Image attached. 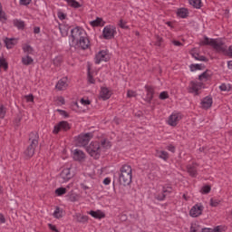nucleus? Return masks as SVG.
I'll return each mask as SVG.
<instances>
[{"mask_svg": "<svg viewBox=\"0 0 232 232\" xmlns=\"http://www.w3.org/2000/svg\"><path fill=\"white\" fill-rule=\"evenodd\" d=\"M71 39L74 48L80 50H88V48H90L88 34L81 26H76L71 30Z\"/></svg>", "mask_w": 232, "mask_h": 232, "instance_id": "f257e3e1", "label": "nucleus"}, {"mask_svg": "<svg viewBox=\"0 0 232 232\" xmlns=\"http://www.w3.org/2000/svg\"><path fill=\"white\" fill-rule=\"evenodd\" d=\"M200 46H212L216 52H220L221 53H227L228 57H232V45L228 47L223 44L222 41L215 40L213 38L209 39L208 36L204 37V40L199 43Z\"/></svg>", "mask_w": 232, "mask_h": 232, "instance_id": "f03ea898", "label": "nucleus"}, {"mask_svg": "<svg viewBox=\"0 0 232 232\" xmlns=\"http://www.w3.org/2000/svg\"><path fill=\"white\" fill-rule=\"evenodd\" d=\"M39 146V133L32 131L29 134V146L24 151L25 159H32L35 155V148Z\"/></svg>", "mask_w": 232, "mask_h": 232, "instance_id": "7ed1b4c3", "label": "nucleus"}, {"mask_svg": "<svg viewBox=\"0 0 232 232\" xmlns=\"http://www.w3.org/2000/svg\"><path fill=\"white\" fill-rule=\"evenodd\" d=\"M131 179H133L131 166L122 165L120 169L119 183L121 186H130Z\"/></svg>", "mask_w": 232, "mask_h": 232, "instance_id": "20e7f679", "label": "nucleus"}, {"mask_svg": "<svg viewBox=\"0 0 232 232\" xmlns=\"http://www.w3.org/2000/svg\"><path fill=\"white\" fill-rule=\"evenodd\" d=\"M87 152L93 159L101 158V144L98 141H92L91 144L87 147Z\"/></svg>", "mask_w": 232, "mask_h": 232, "instance_id": "39448f33", "label": "nucleus"}, {"mask_svg": "<svg viewBox=\"0 0 232 232\" xmlns=\"http://www.w3.org/2000/svg\"><path fill=\"white\" fill-rule=\"evenodd\" d=\"M92 137H93V134L92 132L80 134L76 139L77 146H80V147L88 146Z\"/></svg>", "mask_w": 232, "mask_h": 232, "instance_id": "423d86ee", "label": "nucleus"}, {"mask_svg": "<svg viewBox=\"0 0 232 232\" xmlns=\"http://www.w3.org/2000/svg\"><path fill=\"white\" fill-rule=\"evenodd\" d=\"M115 34H117V28L113 25H107L103 28L102 35L107 40L113 39Z\"/></svg>", "mask_w": 232, "mask_h": 232, "instance_id": "0eeeda50", "label": "nucleus"}, {"mask_svg": "<svg viewBox=\"0 0 232 232\" xmlns=\"http://www.w3.org/2000/svg\"><path fill=\"white\" fill-rule=\"evenodd\" d=\"M110 61V54L108 53V51H100L96 55H95V63L96 64H101V63H108Z\"/></svg>", "mask_w": 232, "mask_h": 232, "instance_id": "6e6552de", "label": "nucleus"}, {"mask_svg": "<svg viewBox=\"0 0 232 232\" xmlns=\"http://www.w3.org/2000/svg\"><path fill=\"white\" fill-rule=\"evenodd\" d=\"M73 178V173H72L71 169L67 168V169H63L59 176L60 179V182H68V180H70V179Z\"/></svg>", "mask_w": 232, "mask_h": 232, "instance_id": "1a4fd4ad", "label": "nucleus"}, {"mask_svg": "<svg viewBox=\"0 0 232 232\" xmlns=\"http://www.w3.org/2000/svg\"><path fill=\"white\" fill-rule=\"evenodd\" d=\"M70 128H71L70 123H68V121H63L54 126L53 133L57 135V133H59L61 131V130H63V131H68V130H70Z\"/></svg>", "mask_w": 232, "mask_h": 232, "instance_id": "9d476101", "label": "nucleus"}, {"mask_svg": "<svg viewBox=\"0 0 232 232\" xmlns=\"http://www.w3.org/2000/svg\"><path fill=\"white\" fill-rule=\"evenodd\" d=\"M202 211H204V207L202 205L197 204L192 207L189 211V215L195 218L197 217H200V215H202Z\"/></svg>", "mask_w": 232, "mask_h": 232, "instance_id": "9b49d317", "label": "nucleus"}, {"mask_svg": "<svg viewBox=\"0 0 232 232\" xmlns=\"http://www.w3.org/2000/svg\"><path fill=\"white\" fill-rule=\"evenodd\" d=\"M180 119H182V117H180L179 113H172L168 120V124L169 126H177V123L179 122V121H180Z\"/></svg>", "mask_w": 232, "mask_h": 232, "instance_id": "f8f14e48", "label": "nucleus"}, {"mask_svg": "<svg viewBox=\"0 0 232 232\" xmlns=\"http://www.w3.org/2000/svg\"><path fill=\"white\" fill-rule=\"evenodd\" d=\"M213 106V98L207 96L201 101V108L203 110H209Z\"/></svg>", "mask_w": 232, "mask_h": 232, "instance_id": "ddd939ff", "label": "nucleus"}, {"mask_svg": "<svg viewBox=\"0 0 232 232\" xmlns=\"http://www.w3.org/2000/svg\"><path fill=\"white\" fill-rule=\"evenodd\" d=\"M202 86L204 83L198 82H190V90L195 93V95H198V91L202 90Z\"/></svg>", "mask_w": 232, "mask_h": 232, "instance_id": "4468645a", "label": "nucleus"}, {"mask_svg": "<svg viewBox=\"0 0 232 232\" xmlns=\"http://www.w3.org/2000/svg\"><path fill=\"white\" fill-rule=\"evenodd\" d=\"M145 90L147 92V96L145 98L146 102H151L153 101V95H155V91L153 90V87L151 86H145Z\"/></svg>", "mask_w": 232, "mask_h": 232, "instance_id": "2eb2a0df", "label": "nucleus"}, {"mask_svg": "<svg viewBox=\"0 0 232 232\" xmlns=\"http://www.w3.org/2000/svg\"><path fill=\"white\" fill-rule=\"evenodd\" d=\"M66 88H68V78L63 77L57 82L56 89L61 92L63 90H66Z\"/></svg>", "mask_w": 232, "mask_h": 232, "instance_id": "dca6fc26", "label": "nucleus"}, {"mask_svg": "<svg viewBox=\"0 0 232 232\" xmlns=\"http://www.w3.org/2000/svg\"><path fill=\"white\" fill-rule=\"evenodd\" d=\"M198 168V164H197V163H192V164L187 166V170H188V173L190 175V177H197V175H198L197 169Z\"/></svg>", "mask_w": 232, "mask_h": 232, "instance_id": "f3484780", "label": "nucleus"}, {"mask_svg": "<svg viewBox=\"0 0 232 232\" xmlns=\"http://www.w3.org/2000/svg\"><path fill=\"white\" fill-rule=\"evenodd\" d=\"M86 155L84 154V152L79 149L74 150L73 152V159L75 160H78L79 162H81V160H84Z\"/></svg>", "mask_w": 232, "mask_h": 232, "instance_id": "a211bd4d", "label": "nucleus"}, {"mask_svg": "<svg viewBox=\"0 0 232 232\" xmlns=\"http://www.w3.org/2000/svg\"><path fill=\"white\" fill-rule=\"evenodd\" d=\"M100 97L103 101H108L111 97V92L106 87L102 88L101 92H100Z\"/></svg>", "mask_w": 232, "mask_h": 232, "instance_id": "6ab92c4d", "label": "nucleus"}, {"mask_svg": "<svg viewBox=\"0 0 232 232\" xmlns=\"http://www.w3.org/2000/svg\"><path fill=\"white\" fill-rule=\"evenodd\" d=\"M5 44L7 48V50H11V48H14L15 44H17V39L15 38H5Z\"/></svg>", "mask_w": 232, "mask_h": 232, "instance_id": "aec40b11", "label": "nucleus"}, {"mask_svg": "<svg viewBox=\"0 0 232 232\" xmlns=\"http://www.w3.org/2000/svg\"><path fill=\"white\" fill-rule=\"evenodd\" d=\"M156 157L158 159H161L162 160H165V162L169 159V153L166 150H156Z\"/></svg>", "mask_w": 232, "mask_h": 232, "instance_id": "412c9836", "label": "nucleus"}, {"mask_svg": "<svg viewBox=\"0 0 232 232\" xmlns=\"http://www.w3.org/2000/svg\"><path fill=\"white\" fill-rule=\"evenodd\" d=\"M74 218L76 222H79L80 224H86V222H88V216H83L79 213L75 214Z\"/></svg>", "mask_w": 232, "mask_h": 232, "instance_id": "4be33fe9", "label": "nucleus"}, {"mask_svg": "<svg viewBox=\"0 0 232 232\" xmlns=\"http://www.w3.org/2000/svg\"><path fill=\"white\" fill-rule=\"evenodd\" d=\"M212 75L211 71L207 70L198 76V81H208V79H211Z\"/></svg>", "mask_w": 232, "mask_h": 232, "instance_id": "5701e85b", "label": "nucleus"}, {"mask_svg": "<svg viewBox=\"0 0 232 232\" xmlns=\"http://www.w3.org/2000/svg\"><path fill=\"white\" fill-rule=\"evenodd\" d=\"M14 26H15L18 30H24V21L19 20V19H14L13 21Z\"/></svg>", "mask_w": 232, "mask_h": 232, "instance_id": "b1692460", "label": "nucleus"}, {"mask_svg": "<svg viewBox=\"0 0 232 232\" xmlns=\"http://www.w3.org/2000/svg\"><path fill=\"white\" fill-rule=\"evenodd\" d=\"M34 63V58H32L30 55H26L22 57V63L24 66H30Z\"/></svg>", "mask_w": 232, "mask_h": 232, "instance_id": "393cba45", "label": "nucleus"}, {"mask_svg": "<svg viewBox=\"0 0 232 232\" xmlns=\"http://www.w3.org/2000/svg\"><path fill=\"white\" fill-rule=\"evenodd\" d=\"M89 215H92L93 217V218H104L105 215L104 213L101 212L100 210L98 211H93V210H91L89 212Z\"/></svg>", "mask_w": 232, "mask_h": 232, "instance_id": "a878e982", "label": "nucleus"}, {"mask_svg": "<svg viewBox=\"0 0 232 232\" xmlns=\"http://www.w3.org/2000/svg\"><path fill=\"white\" fill-rule=\"evenodd\" d=\"M189 5L194 8H201L202 6V0H188Z\"/></svg>", "mask_w": 232, "mask_h": 232, "instance_id": "bb28decb", "label": "nucleus"}, {"mask_svg": "<svg viewBox=\"0 0 232 232\" xmlns=\"http://www.w3.org/2000/svg\"><path fill=\"white\" fill-rule=\"evenodd\" d=\"M53 216L54 218H63V209L59 207H56Z\"/></svg>", "mask_w": 232, "mask_h": 232, "instance_id": "cd10ccee", "label": "nucleus"}, {"mask_svg": "<svg viewBox=\"0 0 232 232\" xmlns=\"http://www.w3.org/2000/svg\"><path fill=\"white\" fill-rule=\"evenodd\" d=\"M177 14H178L179 17H181L182 19H186V17H188V9H186V8H181V9H179V10L178 11Z\"/></svg>", "mask_w": 232, "mask_h": 232, "instance_id": "c85d7f7f", "label": "nucleus"}, {"mask_svg": "<svg viewBox=\"0 0 232 232\" xmlns=\"http://www.w3.org/2000/svg\"><path fill=\"white\" fill-rule=\"evenodd\" d=\"M162 192H163L164 195H166V197H168V195H171V193H173V187L164 186L162 188Z\"/></svg>", "mask_w": 232, "mask_h": 232, "instance_id": "c756f323", "label": "nucleus"}, {"mask_svg": "<svg viewBox=\"0 0 232 232\" xmlns=\"http://www.w3.org/2000/svg\"><path fill=\"white\" fill-rule=\"evenodd\" d=\"M66 1H67V5H69V6H72V8H81V4L76 0H66Z\"/></svg>", "mask_w": 232, "mask_h": 232, "instance_id": "7c9ffc66", "label": "nucleus"}, {"mask_svg": "<svg viewBox=\"0 0 232 232\" xmlns=\"http://www.w3.org/2000/svg\"><path fill=\"white\" fill-rule=\"evenodd\" d=\"M203 68H204V64L202 63L190 64L191 72H197V70H202Z\"/></svg>", "mask_w": 232, "mask_h": 232, "instance_id": "2f4dec72", "label": "nucleus"}, {"mask_svg": "<svg viewBox=\"0 0 232 232\" xmlns=\"http://www.w3.org/2000/svg\"><path fill=\"white\" fill-rule=\"evenodd\" d=\"M193 57L196 59V61H203L204 63H207L208 58L204 55H200L198 53H194Z\"/></svg>", "mask_w": 232, "mask_h": 232, "instance_id": "473e14b6", "label": "nucleus"}, {"mask_svg": "<svg viewBox=\"0 0 232 232\" xmlns=\"http://www.w3.org/2000/svg\"><path fill=\"white\" fill-rule=\"evenodd\" d=\"M101 144H102V148H104L105 150H109V148H111V142H110L107 140H102L101 141Z\"/></svg>", "mask_w": 232, "mask_h": 232, "instance_id": "72a5a7b5", "label": "nucleus"}, {"mask_svg": "<svg viewBox=\"0 0 232 232\" xmlns=\"http://www.w3.org/2000/svg\"><path fill=\"white\" fill-rule=\"evenodd\" d=\"M0 68H4V70H8V63L5 58H0Z\"/></svg>", "mask_w": 232, "mask_h": 232, "instance_id": "f704fd0d", "label": "nucleus"}, {"mask_svg": "<svg viewBox=\"0 0 232 232\" xmlns=\"http://www.w3.org/2000/svg\"><path fill=\"white\" fill-rule=\"evenodd\" d=\"M219 90L221 92H229L231 90V85L230 84L222 83L219 86Z\"/></svg>", "mask_w": 232, "mask_h": 232, "instance_id": "c9c22d12", "label": "nucleus"}, {"mask_svg": "<svg viewBox=\"0 0 232 232\" xmlns=\"http://www.w3.org/2000/svg\"><path fill=\"white\" fill-rule=\"evenodd\" d=\"M55 193L58 197H61L63 195H66V188H59L55 190Z\"/></svg>", "mask_w": 232, "mask_h": 232, "instance_id": "e433bc0d", "label": "nucleus"}, {"mask_svg": "<svg viewBox=\"0 0 232 232\" xmlns=\"http://www.w3.org/2000/svg\"><path fill=\"white\" fill-rule=\"evenodd\" d=\"M211 191V186L209 185H206L201 188V193L203 195H208V193H209Z\"/></svg>", "mask_w": 232, "mask_h": 232, "instance_id": "4c0bfd02", "label": "nucleus"}, {"mask_svg": "<svg viewBox=\"0 0 232 232\" xmlns=\"http://www.w3.org/2000/svg\"><path fill=\"white\" fill-rule=\"evenodd\" d=\"M166 195L167 194H164V192L161 191L160 194L155 196V199L160 200V201L165 200L166 199Z\"/></svg>", "mask_w": 232, "mask_h": 232, "instance_id": "58836bf2", "label": "nucleus"}, {"mask_svg": "<svg viewBox=\"0 0 232 232\" xmlns=\"http://www.w3.org/2000/svg\"><path fill=\"white\" fill-rule=\"evenodd\" d=\"M21 121H23V117L21 115H18L14 121V126H16V128H19L20 124H21Z\"/></svg>", "mask_w": 232, "mask_h": 232, "instance_id": "ea45409f", "label": "nucleus"}, {"mask_svg": "<svg viewBox=\"0 0 232 232\" xmlns=\"http://www.w3.org/2000/svg\"><path fill=\"white\" fill-rule=\"evenodd\" d=\"M201 232H222V231H220V227H216L214 229L203 228Z\"/></svg>", "mask_w": 232, "mask_h": 232, "instance_id": "a19ab883", "label": "nucleus"}, {"mask_svg": "<svg viewBox=\"0 0 232 232\" xmlns=\"http://www.w3.org/2000/svg\"><path fill=\"white\" fill-rule=\"evenodd\" d=\"M118 25L120 26V28H122L123 30H128V28H130L128 25H126V22H124L123 19H121Z\"/></svg>", "mask_w": 232, "mask_h": 232, "instance_id": "79ce46f5", "label": "nucleus"}, {"mask_svg": "<svg viewBox=\"0 0 232 232\" xmlns=\"http://www.w3.org/2000/svg\"><path fill=\"white\" fill-rule=\"evenodd\" d=\"M6 115V109L4 105L0 106V119H5V116Z\"/></svg>", "mask_w": 232, "mask_h": 232, "instance_id": "37998d69", "label": "nucleus"}, {"mask_svg": "<svg viewBox=\"0 0 232 232\" xmlns=\"http://www.w3.org/2000/svg\"><path fill=\"white\" fill-rule=\"evenodd\" d=\"M101 23H102V18H96V20H93L91 22L92 26H100Z\"/></svg>", "mask_w": 232, "mask_h": 232, "instance_id": "c03bdc74", "label": "nucleus"}, {"mask_svg": "<svg viewBox=\"0 0 232 232\" xmlns=\"http://www.w3.org/2000/svg\"><path fill=\"white\" fill-rule=\"evenodd\" d=\"M80 102H81V104H82L83 106H90V104H92V102H90V100L84 99V98H82V99L80 100Z\"/></svg>", "mask_w": 232, "mask_h": 232, "instance_id": "a18cd8bd", "label": "nucleus"}, {"mask_svg": "<svg viewBox=\"0 0 232 232\" xmlns=\"http://www.w3.org/2000/svg\"><path fill=\"white\" fill-rule=\"evenodd\" d=\"M218 204H220V200L213 199V198L210 199V206L212 208H217V206H218Z\"/></svg>", "mask_w": 232, "mask_h": 232, "instance_id": "49530a36", "label": "nucleus"}, {"mask_svg": "<svg viewBox=\"0 0 232 232\" xmlns=\"http://www.w3.org/2000/svg\"><path fill=\"white\" fill-rule=\"evenodd\" d=\"M169 94H168L167 92H160V99L161 101H165V99H169Z\"/></svg>", "mask_w": 232, "mask_h": 232, "instance_id": "de8ad7c7", "label": "nucleus"}, {"mask_svg": "<svg viewBox=\"0 0 232 232\" xmlns=\"http://www.w3.org/2000/svg\"><path fill=\"white\" fill-rule=\"evenodd\" d=\"M53 63L55 66H59V64L63 63V59L61 57H56L53 60Z\"/></svg>", "mask_w": 232, "mask_h": 232, "instance_id": "09e8293b", "label": "nucleus"}, {"mask_svg": "<svg viewBox=\"0 0 232 232\" xmlns=\"http://www.w3.org/2000/svg\"><path fill=\"white\" fill-rule=\"evenodd\" d=\"M87 79L90 84H95V79H93V76L92 75V73L88 72Z\"/></svg>", "mask_w": 232, "mask_h": 232, "instance_id": "8fccbe9b", "label": "nucleus"}, {"mask_svg": "<svg viewBox=\"0 0 232 232\" xmlns=\"http://www.w3.org/2000/svg\"><path fill=\"white\" fill-rule=\"evenodd\" d=\"M58 18L61 20V21H64V19H66V14H64V13H63V12H61V11H59L58 12Z\"/></svg>", "mask_w": 232, "mask_h": 232, "instance_id": "3c124183", "label": "nucleus"}, {"mask_svg": "<svg viewBox=\"0 0 232 232\" xmlns=\"http://www.w3.org/2000/svg\"><path fill=\"white\" fill-rule=\"evenodd\" d=\"M6 21V14L3 12V9L0 8V21Z\"/></svg>", "mask_w": 232, "mask_h": 232, "instance_id": "603ef678", "label": "nucleus"}, {"mask_svg": "<svg viewBox=\"0 0 232 232\" xmlns=\"http://www.w3.org/2000/svg\"><path fill=\"white\" fill-rule=\"evenodd\" d=\"M32 3V0H20V5L23 6H27V5H30Z\"/></svg>", "mask_w": 232, "mask_h": 232, "instance_id": "864d4df0", "label": "nucleus"}, {"mask_svg": "<svg viewBox=\"0 0 232 232\" xmlns=\"http://www.w3.org/2000/svg\"><path fill=\"white\" fill-rule=\"evenodd\" d=\"M57 111H58V113H60V115H62L63 117H69V114H68V112H66V111H63V110L58 109Z\"/></svg>", "mask_w": 232, "mask_h": 232, "instance_id": "5fc2aeb1", "label": "nucleus"}, {"mask_svg": "<svg viewBox=\"0 0 232 232\" xmlns=\"http://www.w3.org/2000/svg\"><path fill=\"white\" fill-rule=\"evenodd\" d=\"M127 96H128L129 98L136 97V96H137V92H133V91H128Z\"/></svg>", "mask_w": 232, "mask_h": 232, "instance_id": "6e6d98bb", "label": "nucleus"}, {"mask_svg": "<svg viewBox=\"0 0 232 232\" xmlns=\"http://www.w3.org/2000/svg\"><path fill=\"white\" fill-rule=\"evenodd\" d=\"M0 224H6V218H5L3 213H0Z\"/></svg>", "mask_w": 232, "mask_h": 232, "instance_id": "4d7b16f0", "label": "nucleus"}, {"mask_svg": "<svg viewBox=\"0 0 232 232\" xmlns=\"http://www.w3.org/2000/svg\"><path fill=\"white\" fill-rule=\"evenodd\" d=\"M27 102H34V95L33 94H29L27 96H25Z\"/></svg>", "mask_w": 232, "mask_h": 232, "instance_id": "13d9d810", "label": "nucleus"}, {"mask_svg": "<svg viewBox=\"0 0 232 232\" xmlns=\"http://www.w3.org/2000/svg\"><path fill=\"white\" fill-rule=\"evenodd\" d=\"M48 226H49V229H51L52 231L59 232V230L57 229V227H55V225L49 224Z\"/></svg>", "mask_w": 232, "mask_h": 232, "instance_id": "bf43d9fd", "label": "nucleus"}, {"mask_svg": "<svg viewBox=\"0 0 232 232\" xmlns=\"http://www.w3.org/2000/svg\"><path fill=\"white\" fill-rule=\"evenodd\" d=\"M111 182V179H110V178H105L104 179H103V184L105 185V186H110V183Z\"/></svg>", "mask_w": 232, "mask_h": 232, "instance_id": "052dcab7", "label": "nucleus"}, {"mask_svg": "<svg viewBox=\"0 0 232 232\" xmlns=\"http://www.w3.org/2000/svg\"><path fill=\"white\" fill-rule=\"evenodd\" d=\"M24 52H32V46L31 45H25L23 47Z\"/></svg>", "mask_w": 232, "mask_h": 232, "instance_id": "680f3d73", "label": "nucleus"}, {"mask_svg": "<svg viewBox=\"0 0 232 232\" xmlns=\"http://www.w3.org/2000/svg\"><path fill=\"white\" fill-rule=\"evenodd\" d=\"M167 150H169V151H171V153H175V146L173 145L168 146Z\"/></svg>", "mask_w": 232, "mask_h": 232, "instance_id": "e2e57ef3", "label": "nucleus"}, {"mask_svg": "<svg viewBox=\"0 0 232 232\" xmlns=\"http://www.w3.org/2000/svg\"><path fill=\"white\" fill-rule=\"evenodd\" d=\"M172 44H174V46H182V43H180V42H179V41H176V40H174V41L172 42Z\"/></svg>", "mask_w": 232, "mask_h": 232, "instance_id": "0e129e2a", "label": "nucleus"}, {"mask_svg": "<svg viewBox=\"0 0 232 232\" xmlns=\"http://www.w3.org/2000/svg\"><path fill=\"white\" fill-rule=\"evenodd\" d=\"M34 34H41V27H34Z\"/></svg>", "mask_w": 232, "mask_h": 232, "instance_id": "69168bd1", "label": "nucleus"}, {"mask_svg": "<svg viewBox=\"0 0 232 232\" xmlns=\"http://www.w3.org/2000/svg\"><path fill=\"white\" fill-rule=\"evenodd\" d=\"M227 68H228V70H231V72H232V61L227 62Z\"/></svg>", "mask_w": 232, "mask_h": 232, "instance_id": "338daca9", "label": "nucleus"}, {"mask_svg": "<svg viewBox=\"0 0 232 232\" xmlns=\"http://www.w3.org/2000/svg\"><path fill=\"white\" fill-rule=\"evenodd\" d=\"M58 101H59V102H61V104H64V99L63 98V97H60L59 99H58Z\"/></svg>", "mask_w": 232, "mask_h": 232, "instance_id": "774afa93", "label": "nucleus"}]
</instances>
